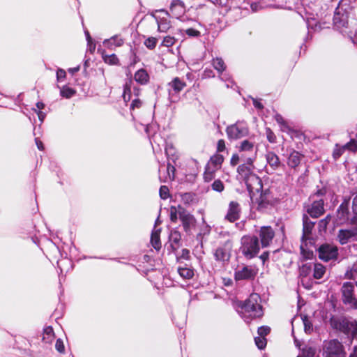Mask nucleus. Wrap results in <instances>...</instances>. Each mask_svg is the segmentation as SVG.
<instances>
[{"label":"nucleus","mask_w":357,"mask_h":357,"mask_svg":"<svg viewBox=\"0 0 357 357\" xmlns=\"http://www.w3.org/2000/svg\"><path fill=\"white\" fill-rule=\"evenodd\" d=\"M349 6L347 5L339 4L336 8L333 16L334 27L339 30L343 35L347 36L354 43V37L357 33V27H353L349 23Z\"/></svg>","instance_id":"f257e3e1"},{"label":"nucleus","mask_w":357,"mask_h":357,"mask_svg":"<svg viewBox=\"0 0 357 357\" xmlns=\"http://www.w3.org/2000/svg\"><path fill=\"white\" fill-rule=\"evenodd\" d=\"M240 307L238 313L246 322L253 319L260 318L264 314L261 297L257 293L251 294L244 302L241 303Z\"/></svg>","instance_id":"f03ea898"},{"label":"nucleus","mask_w":357,"mask_h":357,"mask_svg":"<svg viewBox=\"0 0 357 357\" xmlns=\"http://www.w3.org/2000/svg\"><path fill=\"white\" fill-rule=\"evenodd\" d=\"M332 327L347 335H350L351 337L357 338V322L356 321H349L344 317H333L331 319Z\"/></svg>","instance_id":"7ed1b4c3"},{"label":"nucleus","mask_w":357,"mask_h":357,"mask_svg":"<svg viewBox=\"0 0 357 357\" xmlns=\"http://www.w3.org/2000/svg\"><path fill=\"white\" fill-rule=\"evenodd\" d=\"M260 250L259 238L255 236H244L241 238V250L247 259H252Z\"/></svg>","instance_id":"20e7f679"},{"label":"nucleus","mask_w":357,"mask_h":357,"mask_svg":"<svg viewBox=\"0 0 357 357\" xmlns=\"http://www.w3.org/2000/svg\"><path fill=\"white\" fill-rule=\"evenodd\" d=\"M324 357H346L344 346L337 340L324 342L323 347Z\"/></svg>","instance_id":"39448f33"},{"label":"nucleus","mask_w":357,"mask_h":357,"mask_svg":"<svg viewBox=\"0 0 357 357\" xmlns=\"http://www.w3.org/2000/svg\"><path fill=\"white\" fill-rule=\"evenodd\" d=\"M226 133L229 140H236L248 135L249 130L246 124L243 121L228 126L226 128Z\"/></svg>","instance_id":"423d86ee"},{"label":"nucleus","mask_w":357,"mask_h":357,"mask_svg":"<svg viewBox=\"0 0 357 357\" xmlns=\"http://www.w3.org/2000/svg\"><path fill=\"white\" fill-rule=\"evenodd\" d=\"M178 218L181 222L183 230L188 235L192 234V231L195 228L197 220L190 212L181 206H178Z\"/></svg>","instance_id":"0eeeda50"},{"label":"nucleus","mask_w":357,"mask_h":357,"mask_svg":"<svg viewBox=\"0 0 357 357\" xmlns=\"http://www.w3.org/2000/svg\"><path fill=\"white\" fill-rule=\"evenodd\" d=\"M317 251L319 259L324 261L335 260L338 257V248L333 244H322L319 247Z\"/></svg>","instance_id":"6e6552de"},{"label":"nucleus","mask_w":357,"mask_h":357,"mask_svg":"<svg viewBox=\"0 0 357 357\" xmlns=\"http://www.w3.org/2000/svg\"><path fill=\"white\" fill-rule=\"evenodd\" d=\"M341 291L344 303L350 305L355 309H357V298L354 295V284L351 282H344L341 288Z\"/></svg>","instance_id":"1a4fd4ad"},{"label":"nucleus","mask_w":357,"mask_h":357,"mask_svg":"<svg viewBox=\"0 0 357 357\" xmlns=\"http://www.w3.org/2000/svg\"><path fill=\"white\" fill-rule=\"evenodd\" d=\"M240 153H242L241 157L245 160L255 161L256 159L257 149L255 146L253 142L245 139L242 141L238 146Z\"/></svg>","instance_id":"9d476101"},{"label":"nucleus","mask_w":357,"mask_h":357,"mask_svg":"<svg viewBox=\"0 0 357 357\" xmlns=\"http://www.w3.org/2000/svg\"><path fill=\"white\" fill-rule=\"evenodd\" d=\"M252 207L259 211H264L271 205V196L268 191L261 192L255 199L251 197Z\"/></svg>","instance_id":"9b49d317"},{"label":"nucleus","mask_w":357,"mask_h":357,"mask_svg":"<svg viewBox=\"0 0 357 357\" xmlns=\"http://www.w3.org/2000/svg\"><path fill=\"white\" fill-rule=\"evenodd\" d=\"M231 247V242L229 240H227L225 243L224 246L217 248L213 254L215 259L216 261H222V263L229 261Z\"/></svg>","instance_id":"f8f14e48"},{"label":"nucleus","mask_w":357,"mask_h":357,"mask_svg":"<svg viewBox=\"0 0 357 357\" xmlns=\"http://www.w3.org/2000/svg\"><path fill=\"white\" fill-rule=\"evenodd\" d=\"M168 86L169 98L172 102H176L178 97L175 95L179 93L186 86V84L179 77H175L168 84Z\"/></svg>","instance_id":"ddd939ff"},{"label":"nucleus","mask_w":357,"mask_h":357,"mask_svg":"<svg viewBox=\"0 0 357 357\" xmlns=\"http://www.w3.org/2000/svg\"><path fill=\"white\" fill-rule=\"evenodd\" d=\"M258 234L262 248L268 247L275 236V231L270 226L261 227Z\"/></svg>","instance_id":"4468645a"},{"label":"nucleus","mask_w":357,"mask_h":357,"mask_svg":"<svg viewBox=\"0 0 357 357\" xmlns=\"http://www.w3.org/2000/svg\"><path fill=\"white\" fill-rule=\"evenodd\" d=\"M241 213L240 204L235 201H231L229 204L227 213L225 215V220L230 222H234L239 220Z\"/></svg>","instance_id":"2eb2a0df"},{"label":"nucleus","mask_w":357,"mask_h":357,"mask_svg":"<svg viewBox=\"0 0 357 357\" xmlns=\"http://www.w3.org/2000/svg\"><path fill=\"white\" fill-rule=\"evenodd\" d=\"M324 202L322 199L314 200L307 208V213L314 218L321 215L324 212Z\"/></svg>","instance_id":"dca6fc26"},{"label":"nucleus","mask_w":357,"mask_h":357,"mask_svg":"<svg viewBox=\"0 0 357 357\" xmlns=\"http://www.w3.org/2000/svg\"><path fill=\"white\" fill-rule=\"evenodd\" d=\"M244 181L248 190L251 192H259L262 189L261 180L255 173L244 179Z\"/></svg>","instance_id":"f3484780"},{"label":"nucleus","mask_w":357,"mask_h":357,"mask_svg":"<svg viewBox=\"0 0 357 357\" xmlns=\"http://www.w3.org/2000/svg\"><path fill=\"white\" fill-rule=\"evenodd\" d=\"M256 275L255 271L250 266H245L237 269L234 273L236 280L253 279Z\"/></svg>","instance_id":"a211bd4d"},{"label":"nucleus","mask_w":357,"mask_h":357,"mask_svg":"<svg viewBox=\"0 0 357 357\" xmlns=\"http://www.w3.org/2000/svg\"><path fill=\"white\" fill-rule=\"evenodd\" d=\"M357 236L356 229H340L337 238L341 245H345Z\"/></svg>","instance_id":"6ab92c4d"},{"label":"nucleus","mask_w":357,"mask_h":357,"mask_svg":"<svg viewBox=\"0 0 357 357\" xmlns=\"http://www.w3.org/2000/svg\"><path fill=\"white\" fill-rule=\"evenodd\" d=\"M245 163L238 166L237 171L243 179H245L248 176L255 173V167L253 165L254 161L245 160Z\"/></svg>","instance_id":"aec40b11"},{"label":"nucleus","mask_w":357,"mask_h":357,"mask_svg":"<svg viewBox=\"0 0 357 357\" xmlns=\"http://www.w3.org/2000/svg\"><path fill=\"white\" fill-rule=\"evenodd\" d=\"M185 11V5L181 0H172L170 5V12L174 17L178 18Z\"/></svg>","instance_id":"412c9836"},{"label":"nucleus","mask_w":357,"mask_h":357,"mask_svg":"<svg viewBox=\"0 0 357 357\" xmlns=\"http://www.w3.org/2000/svg\"><path fill=\"white\" fill-rule=\"evenodd\" d=\"M314 222H312L307 215H304L303 217V236L302 241H305L310 239V235L312 233L314 227Z\"/></svg>","instance_id":"4be33fe9"},{"label":"nucleus","mask_w":357,"mask_h":357,"mask_svg":"<svg viewBox=\"0 0 357 357\" xmlns=\"http://www.w3.org/2000/svg\"><path fill=\"white\" fill-rule=\"evenodd\" d=\"M348 204V202H343L337 209V218L340 224H343L349 219Z\"/></svg>","instance_id":"5701e85b"},{"label":"nucleus","mask_w":357,"mask_h":357,"mask_svg":"<svg viewBox=\"0 0 357 357\" xmlns=\"http://www.w3.org/2000/svg\"><path fill=\"white\" fill-rule=\"evenodd\" d=\"M303 158V155L298 151H293L287 158V165L289 167L295 169L297 167Z\"/></svg>","instance_id":"b1692460"},{"label":"nucleus","mask_w":357,"mask_h":357,"mask_svg":"<svg viewBox=\"0 0 357 357\" xmlns=\"http://www.w3.org/2000/svg\"><path fill=\"white\" fill-rule=\"evenodd\" d=\"M266 162L273 170H276L280 165L278 156L273 152L269 151L266 154Z\"/></svg>","instance_id":"393cba45"},{"label":"nucleus","mask_w":357,"mask_h":357,"mask_svg":"<svg viewBox=\"0 0 357 357\" xmlns=\"http://www.w3.org/2000/svg\"><path fill=\"white\" fill-rule=\"evenodd\" d=\"M134 79L137 83L144 85L149 82V75L145 69L141 68L135 73Z\"/></svg>","instance_id":"a878e982"},{"label":"nucleus","mask_w":357,"mask_h":357,"mask_svg":"<svg viewBox=\"0 0 357 357\" xmlns=\"http://www.w3.org/2000/svg\"><path fill=\"white\" fill-rule=\"evenodd\" d=\"M123 43V40L119 35H115L103 41V45L108 48H112L113 46L121 47Z\"/></svg>","instance_id":"bb28decb"},{"label":"nucleus","mask_w":357,"mask_h":357,"mask_svg":"<svg viewBox=\"0 0 357 357\" xmlns=\"http://www.w3.org/2000/svg\"><path fill=\"white\" fill-rule=\"evenodd\" d=\"M313 278L319 280L321 279L326 273V267L319 263L313 264Z\"/></svg>","instance_id":"cd10ccee"},{"label":"nucleus","mask_w":357,"mask_h":357,"mask_svg":"<svg viewBox=\"0 0 357 357\" xmlns=\"http://www.w3.org/2000/svg\"><path fill=\"white\" fill-rule=\"evenodd\" d=\"M160 234V229H155L153 231L151 236V243L152 244V246L156 250H159L161 248Z\"/></svg>","instance_id":"c85d7f7f"},{"label":"nucleus","mask_w":357,"mask_h":357,"mask_svg":"<svg viewBox=\"0 0 357 357\" xmlns=\"http://www.w3.org/2000/svg\"><path fill=\"white\" fill-rule=\"evenodd\" d=\"M156 20L158 24V30L160 32H166L171 26L170 22L166 18H158L153 15Z\"/></svg>","instance_id":"c756f323"},{"label":"nucleus","mask_w":357,"mask_h":357,"mask_svg":"<svg viewBox=\"0 0 357 357\" xmlns=\"http://www.w3.org/2000/svg\"><path fill=\"white\" fill-rule=\"evenodd\" d=\"M54 338V333L52 326H47L44 328L43 340L46 343H51Z\"/></svg>","instance_id":"7c9ffc66"},{"label":"nucleus","mask_w":357,"mask_h":357,"mask_svg":"<svg viewBox=\"0 0 357 357\" xmlns=\"http://www.w3.org/2000/svg\"><path fill=\"white\" fill-rule=\"evenodd\" d=\"M212 65L219 73L224 72L226 69V65L222 58L216 57L213 59Z\"/></svg>","instance_id":"2f4dec72"},{"label":"nucleus","mask_w":357,"mask_h":357,"mask_svg":"<svg viewBox=\"0 0 357 357\" xmlns=\"http://www.w3.org/2000/svg\"><path fill=\"white\" fill-rule=\"evenodd\" d=\"M132 84V80L129 79L128 82H126L125 85L123 86V98L125 102H128L130 100L132 93H131V85Z\"/></svg>","instance_id":"473e14b6"},{"label":"nucleus","mask_w":357,"mask_h":357,"mask_svg":"<svg viewBox=\"0 0 357 357\" xmlns=\"http://www.w3.org/2000/svg\"><path fill=\"white\" fill-rule=\"evenodd\" d=\"M313 271V264H303L300 268V275L302 277L308 276Z\"/></svg>","instance_id":"72a5a7b5"},{"label":"nucleus","mask_w":357,"mask_h":357,"mask_svg":"<svg viewBox=\"0 0 357 357\" xmlns=\"http://www.w3.org/2000/svg\"><path fill=\"white\" fill-rule=\"evenodd\" d=\"M178 272L179 275L185 279H190L194 275V272L192 269L188 268H178Z\"/></svg>","instance_id":"f704fd0d"},{"label":"nucleus","mask_w":357,"mask_h":357,"mask_svg":"<svg viewBox=\"0 0 357 357\" xmlns=\"http://www.w3.org/2000/svg\"><path fill=\"white\" fill-rule=\"evenodd\" d=\"M340 147L344 149V151L347 150L349 151L355 152L357 151V141L351 139L348 143L340 146Z\"/></svg>","instance_id":"c9c22d12"},{"label":"nucleus","mask_w":357,"mask_h":357,"mask_svg":"<svg viewBox=\"0 0 357 357\" xmlns=\"http://www.w3.org/2000/svg\"><path fill=\"white\" fill-rule=\"evenodd\" d=\"M306 24L309 31L312 29L316 31L321 29L320 24H318L317 21L314 18H307Z\"/></svg>","instance_id":"e433bc0d"},{"label":"nucleus","mask_w":357,"mask_h":357,"mask_svg":"<svg viewBox=\"0 0 357 357\" xmlns=\"http://www.w3.org/2000/svg\"><path fill=\"white\" fill-rule=\"evenodd\" d=\"M219 78L225 82L226 84V86L227 88L232 87L233 80L231 78V76L227 73H220Z\"/></svg>","instance_id":"4c0bfd02"},{"label":"nucleus","mask_w":357,"mask_h":357,"mask_svg":"<svg viewBox=\"0 0 357 357\" xmlns=\"http://www.w3.org/2000/svg\"><path fill=\"white\" fill-rule=\"evenodd\" d=\"M60 93L61 96L70 98L75 93V91L72 88L66 86L61 89Z\"/></svg>","instance_id":"58836bf2"},{"label":"nucleus","mask_w":357,"mask_h":357,"mask_svg":"<svg viewBox=\"0 0 357 357\" xmlns=\"http://www.w3.org/2000/svg\"><path fill=\"white\" fill-rule=\"evenodd\" d=\"M224 161V158L222 155H215L211 158V162L215 168H218Z\"/></svg>","instance_id":"ea45409f"},{"label":"nucleus","mask_w":357,"mask_h":357,"mask_svg":"<svg viewBox=\"0 0 357 357\" xmlns=\"http://www.w3.org/2000/svg\"><path fill=\"white\" fill-rule=\"evenodd\" d=\"M169 239L173 243L178 245L181 239V233L177 230L172 231L169 236Z\"/></svg>","instance_id":"a19ab883"},{"label":"nucleus","mask_w":357,"mask_h":357,"mask_svg":"<svg viewBox=\"0 0 357 357\" xmlns=\"http://www.w3.org/2000/svg\"><path fill=\"white\" fill-rule=\"evenodd\" d=\"M103 60L105 63L110 65H115L119 62V59L114 54L110 55H104Z\"/></svg>","instance_id":"79ce46f5"},{"label":"nucleus","mask_w":357,"mask_h":357,"mask_svg":"<svg viewBox=\"0 0 357 357\" xmlns=\"http://www.w3.org/2000/svg\"><path fill=\"white\" fill-rule=\"evenodd\" d=\"M302 319L304 325L305 332L307 333H310L313 330L311 321L306 316H305Z\"/></svg>","instance_id":"37998d69"},{"label":"nucleus","mask_w":357,"mask_h":357,"mask_svg":"<svg viewBox=\"0 0 357 357\" xmlns=\"http://www.w3.org/2000/svg\"><path fill=\"white\" fill-rule=\"evenodd\" d=\"M255 344L259 349H263L266 345V339L264 337H255Z\"/></svg>","instance_id":"c03bdc74"},{"label":"nucleus","mask_w":357,"mask_h":357,"mask_svg":"<svg viewBox=\"0 0 357 357\" xmlns=\"http://www.w3.org/2000/svg\"><path fill=\"white\" fill-rule=\"evenodd\" d=\"M211 188L213 190L217 192H222L224 190L223 183L218 179L215 180L211 185Z\"/></svg>","instance_id":"a18cd8bd"},{"label":"nucleus","mask_w":357,"mask_h":357,"mask_svg":"<svg viewBox=\"0 0 357 357\" xmlns=\"http://www.w3.org/2000/svg\"><path fill=\"white\" fill-rule=\"evenodd\" d=\"M344 149L341 148L339 144H335V149L333 152V157L335 160L338 159L344 153Z\"/></svg>","instance_id":"49530a36"},{"label":"nucleus","mask_w":357,"mask_h":357,"mask_svg":"<svg viewBox=\"0 0 357 357\" xmlns=\"http://www.w3.org/2000/svg\"><path fill=\"white\" fill-rule=\"evenodd\" d=\"M300 248H301V253L305 259H310L313 256L312 251L306 250L305 248V245L303 243L301 245Z\"/></svg>","instance_id":"de8ad7c7"},{"label":"nucleus","mask_w":357,"mask_h":357,"mask_svg":"<svg viewBox=\"0 0 357 357\" xmlns=\"http://www.w3.org/2000/svg\"><path fill=\"white\" fill-rule=\"evenodd\" d=\"M175 41L176 39L174 38V37L167 36L164 38L162 44V45L166 47H171L175 43Z\"/></svg>","instance_id":"09e8293b"},{"label":"nucleus","mask_w":357,"mask_h":357,"mask_svg":"<svg viewBox=\"0 0 357 357\" xmlns=\"http://www.w3.org/2000/svg\"><path fill=\"white\" fill-rule=\"evenodd\" d=\"M178 218V208L177 209L175 206L170 208V220L173 222H176Z\"/></svg>","instance_id":"8fccbe9b"},{"label":"nucleus","mask_w":357,"mask_h":357,"mask_svg":"<svg viewBox=\"0 0 357 357\" xmlns=\"http://www.w3.org/2000/svg\"><path fill=\"white\" fill-rule=\"evenodd\" d=\"M156 43H157L156 39L155 38L151 37V38H149L148 39H146L145 40L144 45L149 50H153L156 46Z\"/></svg>","instance_id":"3c124183"},{"label":"nucleus","mask_w":357,"mask_h":357,"mask_svg":"<svg viewBox=\"0 0 357 357\" xmlns=\"http://www.w3.org/2000/svg\"><path fill=\"white\" fill-rule=\"evenodd\" d=\"M271 328L268 326H263L258 328L257 333L259 337H265L269 333Z\"/></svg>","instance_id":"603ef678"},{"label":"nucleus","mask_w":357,"mask_h":357,"mask_svg":"<svg viewBox=\"0 0 357 357\" xmlns=\"http://www.w3.org/2000/svg\"><path fill=\"white\" fill-rule=\"evenodd\" d=\"M142 101L139 100L138 98H135L132 100L130 104V110H135V109H139L142 106Z\"/></svg>","instance_id":"864d4df0"},{"label":"nucleus","mask_w":357,"mask_h":357,"mask_svg":"<svg viewBox=\"0 0 357 357\" xmlns=\"http://www.w3.org/2000/svg\"><path fill=\"white\" fill-rule=\"evenodd\" d=\"M159 194L161 199H167L169 197V188L166 185H162L160 188Z\"/></svg>","instance_id":"5fc2aeb1"},{"label":"nucleus","mask_w":357,"mask_h":357,"mask_svg":"<svg viewBox=\"0 0 357 357\" xmlns=\"http://www.w3.org/2000/svg\"><path fill=\"white\" fill-rule=\"evenodd\" d=\"M215 77V73L211 68H206L202 74V79L211 78Z\"/></svg>","instance_id":"6e6d98bb"},{"label":"nucleus","mask_w":357,"mask_h":357,"mask_svg":"<svg viewBox=\"0 0 357 357\" xmlns=\"http://www.w3.org/2000/svg\"><path fill=\"white\" fill-rule=\"evenodd\" d=\"M185 32L190 37H198L200 36V32L192 28L186 29Z\"/></svg>","instance_id":"4d7b16f0"},{"label":"nucleus","mask_w":357,"mask_h":357,"mask_svg":"<svg viewBox=\"0 0 357 357\" xmlns=\"http://www.w3.org/2000/svg\"><path fill=\"white\" fill-rule=\"evenodd\" d=\"M56 349L59 353H63L65 351V347L63 341L61 339H58L55 344Z\"/></svg>","instance_id":"13d9d810"},{"label":"nucleus","mask_w":357,"mask_h":357,"mask_svg":"<svg viewBox=\"0 0 357 357\" xmlns=\"http://www.w3.org/2000/svg\"><path fill=\"white\" fill-rule=\"evenodd\" d=\"M266 137H267V139L269 142H271V143L275 142L276 137H275V134L269 128L266 130Z\"/></svg>","instance_id":"bf43d9fd"},{"label":"nucleus","mask_w":357,"mask_h":357,"mask_svg":"<svg viewBox=\"0 0 357 357\" xmlns=\"http://www.w3.org/2000/svg\"><path fill=\"white\" fill-rule=\"evenodd\" d=\"M214 3L225 8L227 10L230 8V6H228V0H215Z\"/></svg>","instance_id":"052dcab7"},{"label":"nucleus","mask_w":357,"mask_h":357,"mask_svg":"<svg viewBox=\"0 0 357 357\" xmlns=\"http://www.w3.org/2000/svg\"><path fill=\"white\" fill-rule=\"evenodd\" d=\"M66 71L63 69H58L56 71V79L58 82L62 81L66 77Z\"/></svg>","instance_id":"680f3d73"},{"label":"nucleus","mask_w":357,"mask_h":357,"mask_svg":"<svg viewBox=\"0 0 357 357\" xmlns=\"http://www.w3.org/2000/svg\"><path fill=\"white\" fill-rule=\"evenodd\" d=\"M192 199L193 196L191 193H185L182 195V200L186 204H190Z\"/></svg>","instance_id":"e2e57ef3"},{"label":"nucleus","mask_w":357,"mask_h":357,"mask_svg":"<svg viewBox=\"0 0 357 357\" xmlns=\"http://www.w3.org/2000/svg\"><path fill=\"white\" fill-rule=\"evenodd\" d=\"M225 149V142L223 139H219L217 143V151L222 152Z\"/></svg>","instance_id":"0e129e2a"},{"label":"nucleus","mask_w":357,"mask_h":357,"mask_svg":"<svg viewBox=\"0 0 357 357\" xmlns=\"http://www.w3.org/2000/svg\"><path fill=\"white\" fill-rule=\"evenodd\" d=\"M275 119L281 126H282L284 127L287 126V123H286L284 119H283V117L282 116V115L277 114L275 116Z\"/></svg>","instance_id":"69168bd1"},{"label":"nucleus","mask_w":357,"mask_h":357,"mask_svg":"<svg viewBox=\"0 0 357 357\" xmlns=\"http://www.w3.org/2000/svg\"><path fill=\"white\" fill-rule=\"evenodd\" d=\"M314 356V351L311 348L307 349L306 351H304L303 352L302 356H298V357H313Z\"/></svg>","instance_id":"338daca9"},{"label":"nucleus","mask_w":357,"mask_h":357,"mask_svg":"<svg viewBox=\"0 0 357 357\" xmlns=\"http://www.w3.org/2000/svg\"><path fill=\"white\" fill-rule=\"evenodd\" d=\"M352 211L354 215L357 217V195L353 199Z\"/></svg>","instance_id":"774afa93"}]
</instances>
